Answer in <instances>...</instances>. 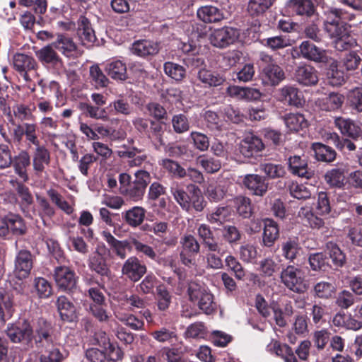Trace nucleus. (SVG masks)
<instances>
[{
    "label": "nucleus",
    "mask_w": 362,
    "mask_h": 362,
    "mask_svg": "<svg viewBox=\"0 0 362 362\" xmlns=\"http://www.w3.org/2000/svg\"><path fill=\"white\" fill-rule=\"evenodd\" d=\"M164 71L165 74L177 81H182L186 72L182 66L170 62L164 64Z\"/></svg>",
    "instance_id": "obj_55"
},
{
    "label": "nucleus",
    "mask_w": 362,
    "mask_h": 362,
    "mask_svg": "<svg viewBox=\"0 0 362 362\" xmlns=\"http://www.w3.org/2000/svg\"><path fill=\"white\" fill-rule=\"evenodd\" d=\"M310 267L313 271L325 270L327 267V258L323 252H316L309 256Z\"/></svg>",
    "instance_id": "obj_63"
},
{
    "label": "nucleus",
    "mask_w": 362,
    "mask_h": 362,
    "mask_svg": "<svg viewBox=\"0 0 362 362\" xmlns=\"http://www.w3.org/2000/svg\"><path fill=\"white\" fill-rule=\"evenodd\" d=\"M334 124L344 135L356 139L362 134L361 129L350 119L338 117L334 119Z\"/></svg>",
    "instance_id": "obj_25"
},
{
    "label": "nucleus",
    "mask_w": 362,
    "mask_h": 362,
    "mask_svg": "<svg viewBox=\"0 0 362 362\" xmlns=\"http://www.w3.org/2000/svg\"><path fill=\"white\" fill-rule=\"evenodd\" d=\"M115 299L117 303L113 307V311L134 312L146 305V300L137 294L120 293Z\"/></svg>",
    "instance_id": "obj_11"
},
{
    "label": "nucleus",
    "mask_w": 362,
    "mask_h": 362,
    "mask_svg": "<svg viewBox=\"0 0 362 362\" xmlns=\"http://www.w3.org/2000/svg\"><path fill=\"white\" fill-rule=\"evenodd\" d=\"M311 148L314 151L315 158L319 161L330 163L336 158L335 151L322 143H313Z\"/></svg>",
    "instance_id": "obj_36"
},
{
    "label": "nucleus",
    "mask_w": 362,
    "mask_h": 362,
    "mask_svg": "<svg viewBox=\"0 0 362 362\" xmlns=\"http://www.w3.org/2000/svg\"><path fill=\"white\" fill-rule=\"evenodd\" d=\"M160 165L174 177L183 178L187 175L186 170L177 162L171 159H163Z\"/></svg>",
    "instance_id": "obj_52"
},
{
    "label": "nucleus",
    "mask_w": 362,
    "mask_h": 362,
    "mask_svg": "<svg viewBox=\"0 0 362 362\" xmlns=\"http://www.w3.org/2000/svg\"><path fill=\"white\" fill-rule=\"evenodd\" d=\"M96 133L100 137L105 138L108 137L112 141H122L125 138V133L116 131L115 129L105 126L103 124H96L95 125Z\"/></svg>",
    "instance_id": "obj_45"
},
{
    "label": "nucleus",
    "mask_w": 362,
    "mask_h": 362,
    "mask_svg": "<svg viewBox=\"0 0 362 362\" xmlns=\"http://www.w3.org/2000/svg\"><path fill=\"white\" fill-rule=\"evenodd\" d=\"M230 216V210L227 206L218 207L206 215V218L211 223L222 224Z\"/></svg>",
    "instance_id": "obj_51"
},
{
    "label": "nucleus",
    "mask_w": 362,
    "mask_h": 362,
    "mask_svg": "<svg viewBox=\"0 0 362 362\" xmlns=\"http://www.w3.org/2000/svg\"><path fill=\"white\" fill-rule=\"evenodd\" d=\"M96 339L98 341L99 345L103 349L100 350L96 348H91L86 351V356L90 362H104L107 353H113L115 351L117 354V359L120 358L119 354L121 351L119 349H115V346L110 342V339L106 333L101 332L97 334Z\"/></svg>",
    "instance_id": "obj_8"
},
{
    "label": "nucleus",
    "mask_w": 362,
    "mask_h": 362,
    "mask_svg": "<svg viewBox=\"0 0 362 362\" xmlns=\"http://www.w3.org/2000/svg\"><path fill=\"white\" fill-rule=\"evenodd\" d=\"M13 66L21 74L24 80L28 82L31 81L28 72L35 69L37 63L35 59L30 55L16 53L13 56Z\"/></svg>",
    "instance_id": "obj_15"
},
{
    "label": "nucleus",
    "mask_w": 362,
    "mask_h": 362,
    "mask_svg": "<svg viewBox=\"0 0 362 362\" xmlns=\"http://www.w3.org/2000/svg\"><path fill=\"white\" fill-rule=\"evenodd\" d=\"M197 15L200 21L206 23H218L224 18L223 12L212 5L201 6L197 9Z\"/></svg>",
    "instance_id": "obj_29"
},
{
    "label": "nucleus",
    "mask_w": 362,
    "mask_h": 362,
    "mask_svg": "<svg viewBox=\"0 0 362 362\" xmlns=\"http://www.w3.org/2000/svg\"><path fill=\"white\" fill-rule=\"evenodd\" d=\"M344 102L343 95L337 93H331L329 95L320 100V108L326 111L336 110L340 108Z\"/></svg>",
    "instance_id": "obj_39"
},
{
    "label": "nucleus",
    "mask_w": 362,
    "mask_h": 362,
    "mask_svg": "<svg viewBox=\"0 0 362 362\" xmlns=\"http://www.w3.org/2000/svg\"><path fill=\"white\" fill-rule=\"evenodd\" d=\"M239 35L238 30L225 26L211 30L209 35V40L216 47L225 48L233 44L238 39Z\"/></svg>",
    "instance_id": "obj_9"
},
{
    "label": "nucleus",
    "mask_w": 362,
    "mask_h": 362,
    "mask_svg": "<svg viewBox=\"0 0 362 362\" xmlns=\"http://www.w3.org/2000/svg\"><path fill=\"white\" fill-rule=\"evenodd\" d=\"M34 286L37 296L41 298H47L52 295V288L51 284L45 278H35L34 279Z\"/></svg>",
    "instance_id": "obj_62"
},
{
    "label": "nucleus",
    "mask_w": 362,
    "mask_h": 362,
    "mask_svg": "<svg viewBox=\"0 0 362 362\" xmlns=\"http://www.w3.org/2000/svg\"><path fill=\"white\" fill-rule=\"evenodd\" d=\"M279 238V228L277 223L272 219L264 221L262 245L267 247H272Z\"/></svg>",
    "instance_id": "obj_30"
},
{
    "label": "nucleus",
    "mask_w": 362,
    "mask_h": 362,
    "mask_svg": "<svg viewBox=\"0 0 362 362\" xmlns=\"http://www.w3.org/2000/svg\"><path fill=\"white\" fill-rule=\"evenodd\" d=\"M57 310L62 320L66 322H73L77 318L76 307L64 296H60L56 301Z\"/></svg>",
    "instance_id": "obj_23"
},
{
    "label": "nucleus",
    "mask_w": 362,
    "mask_h": 362,
    "mask_svg": "<svg viewBox=\"0 0 362 362\" xmlns=\"http://www.w3.org/2000/svg\"><path fill=\"white\" fill-rule=\"evenodd\" d=\"M180 244L183 252L197 254L200 250V244L195 237L190 234L184 235L180 238Z\"/></svg>",
    "instance_id": "obj_58"
},
{
    "label": "nucleus",
    "mask_w": 362,
    "mask_h": 362,
    "mask_svg": "<svg viewBox=\"0 0 362 362\" xmlns=\"http://www.w3.org/2000/svg\"><path fill=\"white\" fill-rule=\"evenodd\" d=\"M109 107L111 109L110 112L113 115H122L125 116L130 115L133 110L127 100L124 98L112 101L110 103Z\"/></svg>",
    "instance_id": "obj_56"
},
{
    "label": "nucleus",
    "mask_w": 362,
    "mask_h": 362,
    "mask_svg": "<svg viewBox=\"0 0 362 362\" xmlns=\"http://www.w3.org/2000/svg\"><path fill=\"white\" fill-rule=\"evenodd\" d=\"M264 148V144L258 136L251 134L247 136L240 143L239 150L246 158H250L261 152Z\"/></svg>",
    "instance_id": "obj_19"
},
{
    "label": "nucleus",
    "mask_w": 362,
    "mask_h": 362,
    "mask_svg": "<svg viewBox=\"0 0 362 362\" xmlns=\"http://www.w3.org/2000/svg\"><path fill=\"white\" fill-rule=\"evenodd\" d=\"M259 62L262 68V79L264 84L275 86L285 78L283 69L274 62L270 55L261 52Z\"/></svg>",
    "instance_id": "obj_4"
},
{
    "label": "nucleus",
    "mask_w": 362,
    "mask_h": 362,
    "mask_svg": "<svg viewBox=\"0 0 362 362\" xmlns=\"http://www.w3.org/2000/svg\"><path fill=\"white\" fill-rule=\"evenodd\" d=\"M30 163V156L26 150H21L18 155L13 158L12 164L14 172L24 182L29 180L28 170Z\"/></svg>",
    "instance_id": "obj_18"
},
{
    "label": "nucleus",
    "mask_w": 362,
    "mask_h": 362,
    "mask_svg": "<svg viewBox=\"0 0 362 362\" xmlns=\"http://www.w3.org/2000/svg\"><path fill=\"white\" fill-rule=\"evenodd\" d=\"M303 57L317 62H325L326 56L321 49L309 41L303 42L299 47Z\"/></svg>",
    "instance_id": "obj_34"
},
{
    "label": "nucleus",
    "mask_w": 362,
    "mask_h": 362,
    "mask_svg": "<svg viewBox=\"0 0 362 362\" xmlns=\"http://www.w3.org/2000/svg\"><path fill=\"white\" fill-rule=\"evenodd\" d=\"M102 106L92 105L90 104L85 103L83 105V110L90 118L95 119H100L103 121H108L109 115L105 108H102Z\"/></svg>",
    "instance_id": "obj_57"
},
{
    "label": "nucleus",
    "mask_w": 362,
    "mask_h": 362,
    "mask_svg": "<svg viewBox=\"0 0 362 362\" xmlns=\"http://www.w3.org/2000/svg\"><path fill=\"white\" fill-rule=\"evenodd\" d=\"M52 44L56 49L66 57H72L76 54L77 45L71 37L66 35H58L56 40Z\"/></svg>",
    "instance_id": "obj_31"
},
{
    "label": "nucleus",
    "mask_w": 362,
    "mask_h": 362,
    "mask_svg": "<svg viewBox=\"0 0 362 362\" xmlns=\"http://www.w3.org/2000/svg\"><path fill=\"white\" fill-rule=\"evenodd\" d=\"M34 327V325H31L28 320L19 321L8 325L6 334L13 343H23L28 345L32 341Z\"/></svg>",
    "instance_id": "obj_7"
},
{
    "label": "nucleus",
    "mask_w": 362,
    "mask_h": 362,
    "mask_svg": "<svg viewBox=\"0 0 362 362\" xmlns=\"http://www.w3.org/2000/svg\"><path fill=\"white\" fill-rule=\"evenodd\" d=\"M287 6L298 15L308 16L314 13V5L311 0H289Z\"/></svg>",
    "instance_id": "obj_40"
},
{
    "label": "nucleus",
    "mask_w": 362,
    "mask_h": 362,
    "mask_svg": "<svg viewBox=\"0 0 362 362\" xmlns=\"http://www.w3.org/2000/svg\"><path fill=\"white\" fill-rule=\"evenodd\" d=\"M282 256L290 262H293L299 255L301 250L298 237H290L281 244Z\"/></svg>",
    "instance_id": "obj_27"
},
{
    "label": "nucleus",
    "mask_w": 362,
    "mask_h": 362,
    "mask_svg": "<svg viewBox=\"0 0 362 362\" xmlns=\"http://www.w3.org/2000/svg\"><path fill=\"white\" fill-rule=\"evenodd\" d=\"M37 323L38 327H35V332L37 334V338L35 339L36 342L42 343V346H44L45 343L49 344L52 342L49 325L44 320H39Z\"/></svg>",
    "instance_id": "obj_50"
},
{
    "label": "nucleus",
    "mask_w": 362,
    "mask_h": 362,
    "mask_svg": "<svg viewBox=\"0 0 362 362\" xmlns=\"http://www.w3.org/2000/svg\"><path fill=\"white\" fill-rule=\"evenodd\" d=\"M288 168L292 174L300 177L309 179L313 175V171L308 168L307 160L299 156L288 158Z\"/></svg>",
    "instance_id": "obj_22"
},
{
    "label": "nucleus",
    "mask_w": 362,
    "mask_h": 362,
    "mask_svg": "<svg viewBox=\"0 0 362 362\" xmlns=\"http://www.w3.org/2000/svg\"><path fill=\"white\" fill-rule=\"evenodd\" d=\"M296 81L303 86L315 85L318 81L316 70L310 65H303L297 68L295 72Z\"/></svg>",
    "instance_id": "obj_26"
},
{
    "label": "nucleus",
    "mask_w": 362,
    "mask_h": 362,
    "mask_svg": "<svg viewBox=\"0 0 362 362\" xmlns=\"http://www.w3.org/2000/svg\"><path fill=\"white\" fill-rule=\"evenodd\" d=\"M197 79L202 83L204 87L218 86L225 81V78L220 74L205 68H202L198 71Z\"/></svg>",
    "instance_id": "obj_32"
},
{
    "label": "nucleus",
    "mask_w": 362,
    "mask_h": 362,
    "mask_svg": "<svg viewBox=\"0 0 362 362\" xmlns=\"http://www.w3.org/2000/svg\"><path fill=\"white\" fill-rule=\"evenodd\" d=\"M173 129L177 134H182L189 129L190 124L187 117L182 113L173 116L171 119Z\"/></svg>",
    "instance_id": "obj_59"
},
{
    "label": "nucleus",
    "mask_w": 362,
    "mask_h": 362,
    "mask_svg": "<svg viewBox=\"0 0 362 362\" xmlns=\"http://www.w3.org/2000/svg\"><path fill=\"white\" fill-rule=\"evenodd\" d=\"M259 169L271 179L282 177L286 173L283 165L272 163H262L259 165Z\"/></svg>",
    "instance_id": "obj_48"
},
{
    "label": "nucleus",
    "mask_w": 362,
    "mask_h": 362,
    "mask_svg": "<svg viewBox=\"0 0 362 362\" xmlns=\"http://www.w3.org/2000/svg\"><path fill=\"white\" fill-rule=\"evenodd\" d=\"M276 1V0H250L247 12L252 17L263 15Z\"/></svg>",
    "instance_id": "obj_41"
},
{
    "label": "nucleus",
    "mask_w": 362,
    "mask_h": 362,
    "mask_svg": "<svg viewBox=\"0 0 362 362\" xmlns=\"http://www.w3.org/2000/svg\"><path fill=\"white\" fill-rule=\"evenodd\" d=\"M35 55L42 64L57 66L61 63V58L52 43L42 47L35 52Z\"/></svg>",
    "instance_id": "obj_33"
},
{
    "label": "nucleus",
    "mask_w": 362,
    "mask_h": 362,
    "mask_svg": "<svg viewBox=\"0 0 362 362\" xmlns=\"http://www.w3.org/2000/svg\"><path fill=\"white\" fill-rule=\"evenodd\" d=\"M113 313L118 320L130 327L132 329L138 331L144 329V321L139 319L132 313H130V312L113 311Z\"/></svg>",
    "instance_id": "obj_37"
},
{
    "label": "nucleus",
    "mask_w": 362,
    "mask_h": 362,
    "mask_svg": "<svg viewBox=\"0 0 362 362\" xmlns=\"http://www.w3.org/2000/svg\"><path fill=\"white\" fill-rule=\"evenodd\" d=\"M25 230V223L19 215L10 214L0 218V236L21 235Z\"/></svg>",
    "instance_id": "obj_10"
},
{
    "label": "nucleus",
    "mask_w": 362,
    "mask_h": 362,
    "mask_svg": "<svg viewBox=\"0 0 362 362\" xmlns=\"http://www.w3.org/2000/svg\"><path fill=\"white\" fill-rule=\"evenodd\" d=\"M335 290L334 286L327 281H320L314 286L315 295L320 298H329Z\"/></svg>",
    "instance_id": "obj_61"
},
{
    "label": "nucleus",
    "mask_w": 362,
    "mask_h": 362,
    "mask_svg": "<svg viewBox=\"0 0 362 362\" xmlns=\"http://www.w3.org/2000/svg\"><path fill=\"white\" fill-rule=\"evenodd\" d=\"M88 266L90 270L102 276H108L110 274L105 258L98 251L90 257Z\"/></svg>",
    "instance_id": "obj_35"
},
{
    "label": "nucleus",
    "mask_w": 362,
    "mask_h": 362,
    "mask_svg": "<svg viewBox=\"0 0 362 362\" xmlns=\"http://www.w3.org/2000/svg\"><path fill=\"white\" fill-rule=\"evenodd\" d=\"M131 50L133 54L139 57L155 55L159 52L160 45L151 40H141L134 42Z\"/></svg>",
    "instance_id": "obj_28"
},
{
    "label": "nucleus",
    "mask_w": 362,
    "mask_h": 362,
    "mask_svg": "<svg viewBox=\"0 0 362 362\" xmlns=\"http://www.w3.org/2000/svg\"><path fill=\"white\" fill-rule=\"evenodd\" d=\"M328 83L332 86H341L346 80V74L338 68L337 62H332L327 71Z\"/></svg>",
    "instance_id": "obj_38"
},
{
    "label": "nucleus",
    "mask_w": 362,
    "mask_h": 362,
    "mask_svg": "<svg viewBox=\"0 0 362 362\" xmlns=\"http://www.w3.org/2000/svg\"><path fill=\"white\" fill-rule=\"evenodd\" d=\"M221 255L217 251L206 250V253L204 257V261L206 263V267L207 269H221L223 267V261Z\"/></svg>",
    "instance_id": "obj_64"
},
{
    "label": "nucleus",
    "mask_w": 362,
    "mask_h": 362,
    "mask_svg": "<svg viewBox=\"0 0 362 362\" xmlns=\"http://www.w3.org/2000/svg\"><path fill=\"white\" fill-rule=\"evenodd\" d=\"M298 216L303 219L305 223L308 224L313 228L319 229L325 224L324 221L321 218L315 216L309 207L300 208Z\"/></svg>",
    "instance_id": "obj_46"
},
{
    "label": "nucleus",
    "mask_w": 362,
    "mask_h": 362,
    "mask_svg": "<svg viewBox=\"0 0 362 362\" xmlns=\"http://www.w3.org/2000/svg\"><path fill=\"white\" fill-rule=\"evenodd\" d=\"M278 98L280 101L293 106H301L303 104L301 94L293 86L286 85L278 90Z\"/></svg>",
    "instance_id": "obj_24"
},
{
    "label": "nucleus",
    "mask_w": 362,
    "mask_h": 362,
    "mask_svg": "<svg viewBox=\"0 0 362 362\" xmlns=\"http://www.w3.org/2000/svg\"><path fill=\"white\" fill-rule=\"evenodd\" d=\"M108 75L115 80L123 81L127 78V67L120 60H114L106 66Z\"/></svg>",
    "instance_id": "obj_43"
},
{
    "label": "nucleus",
    "mask_w": 362,
    "mask_h": 362,
    "mask_svg": "<svg viewBox=\"0 0 362 362\" xmlns=\"http://www.w3.org/2000/svg\"><path fill=\"white\" fill-rule=\"evenodd\" d=\"M47 194L52 202L66 214H71L73 212L72 206L63 199L62 196L57 190L49 189L47 191Z\"/></svg>",
    "instance_id": "obj_54"
},
{
    "label": "nucleus",
    "mask_w": 362,
    "mask_h": 362,
    "mask_svg": "<svg viewBox=\"0 0 362 362\" xmlns=\"http://www.w3.org/2000/svg\"><path fill=\"white\" fill-rule=\"evenodd\" d=\"M189 192H187L178 184L170 187V193L174 199L185 211L190 212L194 209L197 212L202 211L205 206L206 202L199 188L195 185L188 187Z\"/></svg>",
    "instance_id": "obj_2"
},
{
    "label": "nucleus",
    "mask_w": 362,
    "mask_h": 362,
    "mask_svg": "<svg viewBox=\"0 0 362 362\" xmlns=\"http://www.w3.org/2000/svg\"><path fill=\"white\" fill-rule=\"evenodd\" d=\"M197 230V235L206 250L217 251L218 254H224L225 252L221 247V244L216 240L213 231L208 225L202 223L198 226Z\"/></svg>",
    "instance_id": "obj_16"
},
{
    "label": "nucleus",
    "mask_w": 362,
    "mask_h": 362,
    "mask_svg": "<svg viewBox=\"0 0 362 362\" xmlns=\"http://www.w3.org/2000/svg\"><path fill=\"white\" fill-rule=\"evenodd\" d=\"M146 271V266L136 256L127 258L122 267V274L133 282L139 281Z\"/></svg>",
    "instance_id": "obj_13"
},
{
    "label": "nucleus",
    "mask_w": 362,
    "mask_h": 362,
    "mask_svg": "<svg viewBox=\"0 0 362 362\" xmlns=\"http://www.w3.org/2000/svg\"><path fill=\"white\" fill-rule=\"evenodd\" d=\"M325 30L331 38L335 39L336 48L346 49L351 42L349 36V30L346 24L339 20H332L325 23Z\"/></svg>",
    "instance_id": "obj_6"
},
{
    "label": "nucleus",
    "mask_w": 362,
    "mask_h": 362,
    "mask_svg": "<svg viewBox=\"0 0 362 362\" xmlns=\"http://www.w3.org/2000/svg\"><path fill=\"white\" fill-rule=\"evenodd\" d=\"M187 293L189 300L197 303L200 310L206 315L216 312L217 303L209 288L195 282L189 284Z\"/></svg>",
    "instance_id": "obj_3"
},
{
    "label": "nucleus",
    "mask_w": 362,
    "mask_h": 362,
    "mask_svg": "<svg viewBox=\"0 0 362 362\" xmlns=\"http://www.w3.org/2000/svg\"><path fill=\"white\" fill-rule=\"evenodd\" d=\"M102 236L110 246L112 252L121 259H126L127 251L130 252L133 250L138 255H141L152 260H156L158 258L153 248L141 242L136 237L137 233L130 234L127 239L123 240L117 239L107 230H103Z\"/></svg>",
    "instance_id": "obj_1"
},
{
    "label": "nucleus",
    "mask_w": 362,
    "mask_h": 362,
    "mask_svg": "<svg viewBox=\"0 0 362 362\" xmlns=\"http://www.w3.org/2000/svg\"><path fill=\"white\" fill-rule=\"evenodd\" d=\"M281 283L290 291L296 293H303L307 290V286L300 269L288 265L281 272Z\"/></svg>",
    "instance_id": "obj_5"
},
{
    "label": "nucleus",
    "mask_w": 362,
    "mask_h": 362,
    "mask_svg": "<svg viewBox=\"0 0 362 362\" xmlns=\"http://www.w3.org/2000/svg\"><path fill=\"white\" fill-rule=\"evenodd\" d=\"M34 256L28 250H19L14 261L13 272L19 279L27 278L33 266Z\"/></svg>",
    "instance_id": "obj_12"
},
{
    "label": "nucleus",
    "mask_w": 362,
    "mask_h": 362,
    "mask_svg": "<svg viewBox=\"0 0 362 362\" xmlns=\"http://www.w3.org/2000/svg\"><path fill=\"white\" fill-rule=\"evenodd\" d=\"M345 168H336L328 170L325 178L327 184L333 187L341 188L344 185Z\"/></svg>",
    "instance_id": "obj_42"
},
{
    "label": "nucleus",
    "mask_w": 362,
    "mask_h": 362,
    "mask_svg": "<svg viewBox=\"0 0 362 362\" xmlns=\"http://www.w3.org/2000/svg\"><path fill=\"white\" fill-rule=\"evenodd\" d=\"M326 250L335 267H341L344 265L346 263L345 254L341 250L336 243L333 242H328L326 244Z\"/></svg>",
    "instance_id": "obj_44"
},
{
    "label": "nucleus",
    "mask_w": 362,
    "mask_h": 362,
    "mask_svg": "<svg viewBox=\"0 0 362 362\" xmlns=\"http://www.w3.org/2000/svg\"><path fill=\"white\" fill-rule=\"evenodd\" d=\"M243 183L253 195L262 197L267 192V182L264 177L257 174L245 175Z\"/></svg>",
    "instance_id": "obj_17"
},
{
    "label": "nucleus",
    "mask_w": 362,
    "mask_h": 362,
    "mask_svg": "<svg viewBox=\"0 0 362 362\" xmlns=\"http://www.w3.org/2000/svg\"><path fill=\"white\" fill-rule=\"evenodd\" d=\"M11 183H16V192L20 199L21 206L23 208H28L33 203V197L29 188L23 183L16 180H11Z\"/></svg>",
    "instance_id": "obj_49"
},
{
    "label": "nucleus",
    "mask_w": 362,
    "mask_h": 362,
    "mask_svg": "<svg viewBox=\"0 0 362 362\" xmlns=\"http://www.w3.org/2000/svg\"><path fill=\"white\" fill-rule=\"evenodd\" d=\"M357 300L354 295L348 290H343L338 293L335 303L341 309H348Z\"/></svg>",
    "instance_id": "obj_60"
},
{
    "label": "nucleus",
    "mask_w": 362,
    "mask_h": 362,
    "mask_svg": "<svg viewBox=\"0 0 362 362\" xmlns=\"http://www.w3.org/2000/svg\"><path fill=\"white\" fill-rule=\"evenodd\" d=\"M284 123L291 132H298L307 126L303 115L300 114H288L284 117Z\"/></svg>",
    "instance_id": "obj_47"
},
{
    "label": "nucleus",
    "mask_w": 362,
    "mask_h": 362,
    "mask_svg": "<svg viewBox=\"0 0 362 362\" xmlns=\"http://www.w3.org/2000/svg\"><path fill=\"white\" fill-rule=\"evenodd\" d=\"M54 278L57 286L64 291H72L76 287L77 276L75 272L66 266L54 269Z\"/></svg>",
    "instance_id": "obj_14"
},
{
    "label": "nucleus",
    "mask_w": 362,
    "mask_h": 362,
    "mask_svg": "<svg viewBox=\"0 0 362 362\" xmlns=\"http://www.w3.org/2000/svg\"><path fill=\"white\" fill-rule=\"evenodd\" d=\"M172 300V296L170 292L163 285L156 288V301L159 310L165 311L168 309Z\"/></svg>",
    "instance_id": "obj_53"
},
{
    "label": "nucleus",
    "mask_w": 362,
    "mask_h": 362,
    "mask_svg": "<svg viewBox=\"0 0 362 362\" xmlns=\"http://www.w3.org/2000/svg\"><path fill=\"white\" fill-rule=\"evenodd\" d=\"M146 210L142 206H135L122 213V218L132 228L140 227L146 218Z\"/></svg>",
    "instance_id": "obj_21"
},
{
    "label": "nucleus",
    "mask_w": 362,
    "mask_h": 362,
    "mask_svg": "<svg viewBox=\"0 0 362 362\" xmlns=\"http://www.w3.org/2000/svg\"><path fill=\"white\" fill-rule=\"evenodd\" d=\"M50 163V153L45 146L34 148L32 165L35 175H40Z\"/></svg>",
    "instance_id": "obj_20"
}]
</instances>
